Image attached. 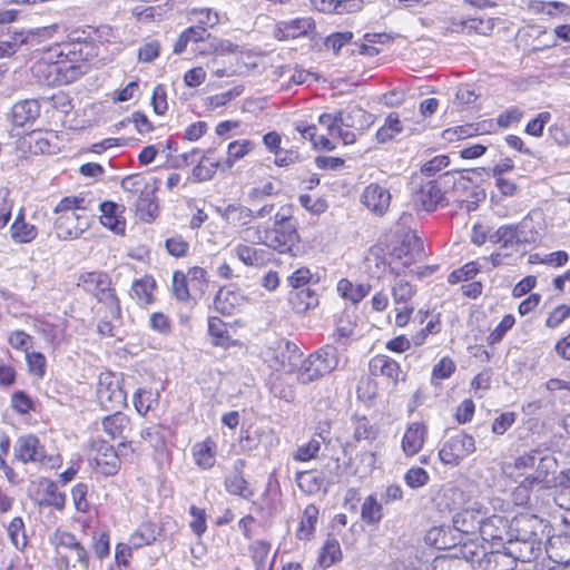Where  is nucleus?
<instances>
[{"instance_id": "nucleus-60", "label": "nucleus", "mask_w": 570, "mask_h": 570, "mask_svg": "<svg viewBox=\"0 0 570 570\" xmlns=\"http://www.w3.org/2000/svg\"><path fill=\"white\" fill-rule=\"evenodd\" d=\"M243 91H244L243 86H235L234 88H232L230 90H228L226 92H222V94L212 96L208 98L209 106L212 108H218V107L225 106L228 101H230L232 99L242 95Z\"/></svg>"}, {"instance_id": "nucleus-12", "label": "nucleus", "mask_w": 570, "mask_h": 570, "mask_svg": "<svg viewBox=\"0 0 570 570\" xmlns=\"http://www.w3.org/2000/svg\"><path fill=\"white\" fill-rule=\"evenodd\" d=\"M443 200L444 194L435 180L426 181L413 195L415 207L425 212L435 210Z\"/></svg>"}, {"instance_id": "nucleus-64", "label": "nucleus", "mask_w": 570, "mask_h": 570, "mask_svg": "<svg viewBox=\"0 0 570 570\" xmlns=\"http://www.w3.org/2000/svg\"><path fill=\"white\" fill-rule=\"evenodd\" d=\"M168 253L176 257H183L187 254L189 244L181 236H174L165 242Z\"/></svg>"}, {"instance_id": "nucleus-42", "label": "nucleus", "mask_w": 570, "mask_h": 570, "mask_svg": "<svg viewBox=\"0 0 570 570\" xmlns=\"http://www.w3.org/2000/svg\"><path fill=\"white\" fill-rule=\"evenodd\" d=\"M293 33L292 39L309 36L315 30V21L312 18H297L285 21V28Z\"/></svg>"}, {"instance_id": "nucleus-33", "label": "nucleus", "mask_w": 570, "mask_h": 570, "mask_svg": "<svg viewBox=\"0 0 570 570\" xmlns=\"http://www.w3.org/2000/svg\"><path fill=\"white\" fill-rule=\"evenodd\" d=\"M129 423V419L121 412H114L102 420L104 431L111 438L122 436V432Z\"/></svg>"}, {"instance_id": "nucleus-37", "label": "nucleus", "mask_w": 570, "mask_h": 570, "mask_svg": "<svg viewBox=\"0 0 570 570\" xmlns=\"http://www.w3.org/2000/svg\"><path fill=\"white\" fill-rule=\"evenodd\" d=\"M383 517L382 504L373 495L367 497L361 508V518L368 524H376Z\"/></svg>"}, {"instance_id": "nucleus-16", "label": "nucleus", "mask_w": 570, "mask_h": 570, "mask_svg": "<svg viewBox=\"0 0 570 570\" xmlns=\"http://www.w3.org/2000/svg\"><path fill=\"white\" fill-rule=\"evenodd\" d=\"M40 115V104L36 99H27L13 105L11 110L12 122L23 127L33 122Z\"/></svg>"}, {"instance_id": "nucleus-46", "label": "nucleus", "mask_w": 570, "mask_h": 570, "mask_svg": "<svg viewBox=\"0 0 570 570\" xmlns=\"http://www.w3.org/2000/svg\"><path fill=\"white\" fill-rule=\"evenodd\" d=\"M194 295H203L207 288V272L199 266L189 268L186 274Z\"/></svg>"}, {"instance_id": "nucleus-14", "label": "nucleus", "mask_w": 570, "mask_h": 570, "mask_svg": "<svg viewBox=\"0 0 570 570\" xmlns=\"http://www.w3.org/2000/svg\"><path fill=\"white\" fill-rule=\"evenodd\" d=\"M508 520L500 515L484 517L479 532L484 541L503 543L509 538Z\"/></svg>"}, {"instance_id": "nucleus-55", "label": "nucleus", "mask_w": 570, "mask_h": 570, "mask_svg": "<svg viewBox=\"0 0 570 570\" xmlns=\"http://www.w3.org/2000/svg\"><path fill=\"white\" fill-rule=\"evenodd\" d=\"M513 324L514 317L511 314L503 316L500 324L488 336V343L491 345L499 343Z\"/></svg>"}, {"instance_id": "nucleus-21", "label": "nucleus", "mask_w": 570, "mask_h": 570, "mask_svg": "<svg viewBox=\"0 0 570 570\" xmlns=\"http://www.w3.org/2000/svg\"><path fill=\"white\" fill-rule=\"evenodd\" d=\"M370 370L373 375L381 374L396 384L401 375V368L396 361L385 355H377L370 362Z\"/></svg>"}, {"instance_id": "nucleus-56", "label": "nucleus", "mask_w": 570, "mask_h": 570, "mask_svg": "<svg viewBox=\"0 0 570 570\" xmlns=\"http://www.w3.org/2000/svg\"><path fill=\"white\" fill-rule=\"evenodd\" d=\"M26 358L28 362L29 372L38 377H42L46 372V357L38 352L27 353Z\"/></svg>"}, {"instance_id": "nucleus-59", "label": "nucleus", "mask_w": 570, "mask_h": 570, "mask_svg": "<svg viewBox=\"0 0 570 570\" xmlns=\"http://www.w3.org/2000/svg\"><path fill=\"white\" fill-rule=\"evenodd\" d=\"M550 112H540L534 119L528 122L525 127V132L534 137L542 136L544 126L550 121Z\"/></svg>"}, {"instance_id": "nucleus-6", "label": "nucleus", "mask_w": 570, "mask_h": 570, "mask_svg": "<svg viewBox=\"0 0 570 570\" xmlns=\"http://www.w3.org/2000/svg\"><path fill=\"white\" fill-rule=\"evenodd\" d=\"M475 451L473 436L458 431L444 442L439 451L440 460L450 465H458L461 460Z\"/></svg>"}, {"instance_id": "nucleus-11", "label": "nucleus", "mask_w": 570, "mask_h": 570, "mask_svg": "<svg viewBox=\"0 0 570 570\" xmlns=\"http://www.w3.org/2000/svg\"><path fill=\"white\" fill-rule=\"evenodd\" d=\"M361 202L376 216H383L390 207L391 194L379 184H370L365 187Z\"/></svg>"}, {"instance_id": "nucleus-62", "label": "nucleus", "mask_w": 570, "mask_h": 570, "mask_svg": "<svg viewBox=\"0 0 570 570\" xmlns=\"http://www.w3.org/2000/svg\"><path fill=\"white\" fill-rule=\"evenodd\" d=\"M341 116L342 112L337 110L334 114H322L318 117V122L327 129V135L333 137L336 135L337 130L341 127Z\"/></svg>"}, {"instance_id": "nucleus-40", "label": "nucleus", "mask_w": 570, "mask_h": 570, "mask_svg": "<svg viewBox=\"0 0 570 570\" xmlns=\"http://www.w3.org/2000/svg\"><path fill=\"white\" fill-rule=\"evenodd\" d=\"M226 490L234 495H239L244 499H250L254 491L248 487L247 481L240 474H230L225 480Z\"/></svg>"}, {"instance_id": "nucleus-35", "label": "nucleus", "mask_w": 570, "mask_h": 570, "mask_svg": "<svg viewBox=\"0 0 570 570\" xmlns=\"http://www.w3.org/2000/svg\"><path fill=\"white\" fill-rule=\"evenodd\" d=\"M291 302L297 312H305L317 306L318 297L316 293L308 287L296 289L291 294Z\"/></svg>"}, {"instance_id": "nucleus-26", "label": "nucleus", "mask_w": 570, "mask_h": 570, "mask_svg": "<svg viewBox=\"0 0 570 570\" xmlns=\"http://www.w3.org/2000/svg\"><path fill=\"white\" fill-rule=\"evenodd\" d=\"M99 208L101 212V224L116 234H122L125 232V220L120 219L116 214L118 205L114 202H102Z\"/></svg>"}, {"instance_id": "nucleus-58", "label": "nucleus", "mask_w": 570, "mask_h": 570, "mask_svg": "<svg viewBox=\"0 0 570 570\" xmlns=\"http://www.w3.org/2000/svg\"><path fill=\"white\" fill-rule=\"evenodd\" d=\"M404 480L410 488L416 489L426 484L429 474L422 468H412L406 472Z\"/></svg>"}, {"instance_id": "nucleus-25", "label": "nucleus", "mask_w": 570, "mask_h": 570, "mask_svg": "<svg viewBox=\"0 0 570 570\" xmlns=\"http://www.w3.org/2000/svg\"><path fill=\"white\" fill-rule=\"evenodd\" d=\"M11 237L16 243H30L32 242L37 235V228L36 226L28 224L24 220V214L22 209L20 210L19 215L16 217L13 224L10 227Z\"/></svg>"}, {"instance_id": "nucleus-52", "label": "nucleus", "mask_w": 570, "mask_h": 570, "mask_svg": "<svg viewBox=\"0 0 570 570\" xmlns=\"http://www.w3.org/2000/svg\"><path fill=\"white\" fill-rule=\"evenodd\" d=\"M79 281L83 284V287L88 292H94L95 286H110V279L107 274L104 273H87L80 276Z\"/></svg>"}, {"instance_id": "nucleus-9", "label": "nucleus", "mask_w": 570, "mask_h": 570, "mask_svg": "<svg viewBox=\"0 0 570 570\" xmlns=\"http://www.w3.org/2000/svg\"><path fill=\"white\" fill-rule=\"evenodd\" d=\"M527 226V218L515 225H503L490 234L489 240L493 244H501L504 248L512 247L515 244L535 242L533 233H530V235L525 233Z\"/></svg>"}, {"instance_id": "nucleus-15", "label": "nucleus", "mask_w": 570, "mask_h": 570, "mask_svg": "<svg viewBox=\"0 0 570 570\" xmlns=\"http://www.w3.org/2000/svg\"><path fill=\"white\" fill-rule=\"evenodd\" d=\"M428 434V429L423 423H411L402 440V449L407 456H413L423 448Z\"/></svg>"}, {"instance_id": "nucleus-57", "label": "nucleus", "mask_w": 570, "mask_h": 570, "mask_svg": "<svg viewBox=\"0 0 570 570\" xmlns=\"http://www.w3.org/2000/svg\"><path fill=\"white\" fill-rule=\"evenodd\" d=\"M193 521L190 522V529L195 534L200 537L207 529L206 524V512L196 505H191L189 510Z\"/></svg>"}, {"instance_id": "nucleus-5", "label": "nucleus", "mask_w": 570, "mask_h": 570, "mask_svg": "<svg viewBox=\"0 0 570 570\" xmlns=\"http://www.w3.org/2000/svg\"><path fill=\"white\" fill-rule=\"evenodd\" d=\"M97 399L100 406L110 412H121L126 405V392L121 381L112 373H101L97 387Z\"/></svg>"}, {"instance_id": "nucleus-54", "label": "nucleus", "mask_w": 570, "mask_h": 570, "mask_svg": "<svg viewBox=\"0 0 570 570\" xmlns=\"http://www.w3.org/2000/svg\"><path fill=\"white\" fill-rule=\"evenodd\" d=\"M88 485L86 483H78L71 490L72 501L75 508L79 512H87L89 510V502L87 500Z\"/></svg>"}, {"instance_id": "nucleus-32", "label": "nucleus", "mask_w": 570, "mask_h": 570, "mask_svg": "<svg viewBox=\"0 0 570 570\" xmlns=\"http://www.w3.org/2000/svg\"><path fill=\"white\" fill-rule=\"evenodd\" d=\"M433 570H473V567L459 554H442L432 562Z\"/></svg>"}, {"instance_id": "nucleus-36", "label": "nucleus", "mask_w": 570, "mask_h": 570, "mask_svg": "<svg viewBox=\"0 0 570 570\" xmlns=\"http://www.w3.org/2000/svg\"><path fill=\"white\" fill-rule=\"evenodd\" d=\"M295 479L298 487L307 493L318 492L324 484V478L315 471H299Z\"/></svg>"}, {"instance_id": "nucleus-48", "label": "nucleus", "mask_w": 570, "mask_h": 570, "mask_svg": "<svg viewBox=\"0 0 570 570\" xmlns=\"http://www.w3.org/2000/svg\"><path fill=\"white\" fill-rule=\"evenodd\" d=\"M96 297L100 303L109 307V313L112 317L118 318L120 316L119 299L110 286L102 287L100 292L96 293Z\"/></svg>"}, {"instance_id": "nucleus-24", "label": "nucleus", "mask_w": 570, "mask_h": 570, "mask_svg": "<svg viewBox=\"0 0 570 570\" xmlns=\"http://www.w3.org/2000/svg\"><path fill=\"white\" fill-rule=\"evenodd\" d=\"M240 295L229 288L222 287L214 299V306L223 315H233L240 304Z\"/></svg>"}, {"instance_id": "nucleus-28", "label": "nucleus", "mask_w": 570, "mask_h": 570, "mask_svg": "<svg viewBox=\"0 0 570 570\" xmlns=\"http://www.w3.org/2000/svg\"><path fill=\"white\" fill-rule=\"evenodd\" d=\"M45 498L40 501V505L53 507L61 511L66 507V494L58 491L57 484L49 479H43L40 482Z\"/></svg>"}, {"instance_id": "nucleus-10", "label": "nucleus", "mask_w": 570, "mask_h": 570, "mask_svg": "<svg viewBox=\"0 0 570 570\" xmlns=\"http://www.w3.org/2000/svg\"><path fill=\"white\" fill-rule=\"evenodd\" d=\"M268 352L274 361L272 366L277 371L283 370L285 372H291L295 368L301 356L297 346L287 340H276L268 348Z\"/></svg>"}, {"instance_id": "nucleus-50", "label": "nucleus", "mask_w": 570, "mask_h": 570, "mask_svg": "<svg viewBox=\"0 0 570 570\" xmlns=\"http://www.w3.org/2000/svg\"><path fill=\"white\" fill-rule=\"evenodd\" d=\"M250 551L256 570H264L271 551V543L263 540L255 541L250 546Z\"/></svg>"}, {"instance_id": "nucleus-22", "label": "nucleus", "mask_w": 570, "mask_h": 570, "mask_svg": "<svg viewBox=\"0 0 570 570\" xmlns=\"http://www.w3.org/2000/svg\"><path fill=\"white\" fill-rule=\"evenodd\" d=\"M79 219V216L76 213H66L60 215L56 223L55 229L58 238L60 239H75L78 238L83 229L76 226V222Z\"/></svg>"}, {"instance_id": "nucleus-7", "label": "nucleus", "mask_w": 570, "mask_h": 570, "mask_svg": "<svg viewBox=\"0 0 570 570\" xmlns=\"http://www.w3.org/2000/svg\"><path fill=\"white\" fill-rule=\"evenodd\" d=\"M541 520L531 514H520L508 522L509 538L507 541H519L531 544L540 542L539 530Z\"/></svg>"}, {"instance_id": "nucleus-41", "label": "nucleus", "mask_w": 570, "mask_h": 570, "mask_svg": "<svg viewBox=\"0 0 570 570\" xmlns=\"http://www.w3.org/2000/svg\"><path fill=\"white\" fill-rule=\"evenodd\" d=\"M154 287L155 282L151 278L137 279L131 286V293L140 305H148L153 302Z\"/></svg>"}, {"instance_id": "nucleus-1", "label": "nucleus", "mask_w": 570, "mask_h": 570, "mask_svg": "<svg viewBox=\"0 0 570 570\" xmlns=\"http://www.w3.org/2000/svg\"><path fill=\"white\" fill-rule=\"evenodd\" d=\"M299 242L297 220L291 215L276 213L273 226L267 228L265 245L281 254L296 256L299 250Z\"/></svg>"}, {"instance_id": "nucleus-19", "label": "nucleus", "mask_w": 570, "mask_h": 570, "mask_svg": "<svg viewBox=\"0 0 570 570\" xmlns=\"http://www.w3.org/2000/svg\"><path fill=\"white\" fill-rule=\"evenodd\" d=\"M156 187H151L138 196L135 207L139 218L144 222H151L158 216V205L155 198Z\"/></svg>"}, {"instance_id": "nucleus-23", "label": "nucleus", "mask_w": 570, "mask_h": 570, "mask_svg": "<svg viewBox=\"0 0 570 570\" xmlns=\"http://www.w3.org/2000/svg\"><path fill=\"white\" fill-rule=\"evenodd\" d=\"M171 436V430L163 424H153L140 431V438L151 448L161 451Z\"/></svg>"}, {"instance_id": "nucleus-29", "label": "nucleus", "mask_w": 570, "mask_h": 570, "mask_svg": "<svg viewBox=\"0 0 570 570\" xmlns=\"http://www.w3.org/2000/svg\"><path fill=\"white\" fill-rule=\"evenodd\" d=\"M353 422V438L355 441H374L379 435V428L372 424L366 416L354 415Z\"/></svg>"}, {"instance_id": "nucleus-39", "label": "nucleus", "mask_w": 570, "mask_h": 570, "mask_svg": "<svg viewBox=\"0 0 570 570\" xmlns=\"http://www.w3.org/2000/svg\"><path fill=\"white\" fill-rule=\"evenodd\" d=\"M209 151L202 156L199 164L193 169V176L198 181L212 179L216 170L219 167H224V163L220 164L219 161H212L207 155Z\"/></svg>"}, {"instance_id": "nucleus-3", "label": "nucleus", "mask_w": 570, "mask_h": 570, "mask_svg": "<svg viewBox=\"0 0 570 570\" xmlns=\"http://www.w3.org/2000/svg\"><path fill=\"white\" fill-rule=\"evenodd\" d=\"M338 366V351L332 344L311 354L298 368L297 379L303 384L312 383Z\"/></svg>"}, {"instance_id": "nucleus-63", "label": "nucleus", "mask_w": 570, "mask_h": 570, "mask_svg": "<svg viewBox=\"0 0 570 570\" xmlns=\"http://www.w3.org/2000/svg\"><path fill=\"white\" fill-rule=\"evenodd\" d=\"M353 39V33L351 31L345 32H335L330 35L325 39V47L331 48L335 53H338L342 47L350 42Z\"/></svg>"}, {"instance_id": "nucleus-47", "label": "nucleus", "mask_w": 570, "mask_h": 570, "mask_svg": "<svg viewBox=\"0 0 570 570\" xmlns=\"http://www.w3.org/2000/svg\"><path fill=\"white\" fill-rule=\"evenodd\" d=\"M190 284L185 273L176 271L173 275V293L179 301H188L193 294L189 288Z\"/></svg>"}, {"instance_id": "nucleus-31", "label": "nucleus", "mask_w": 570, "mask_h": 570, "mask_svg": "<svg viewBox=\"0 0 570 570\" xmlns=\"http://www.w3.org/2000/svg\"><path fill=\"white\" fill-rule=\"evenodd\" d=\"M195 462L202 469H209L215 463V445L210 440L196 443L193 448Z\"/></svg>"}, {"instance_id": "nucleus-61", "label": "nucleus", "mask_w": 570, "mask_h": 570, "mask_svg": "<svg viewBox=\"0 0 570 570\" xmlns=\"http://www.w3.org/2000/svg\"><path fill=\"white\" fill-rule=\"evenodd\" d=\"M154 401H156L154 393L147 390L139 389L134 396L135 407L141 414H145L150 410Z\"/></svg>"}, {"instance_id": "nucleus-18", "label": "nucleus", "mask_w": 570, "mask_h": 570, "mask_svg": "<svg viewBox=\"0 0 570 570\" xmlns=\"http://www.w3.org/2000/svg\"><path fill=\"white\" fill-rule=\"evenodd\" d=\"M341 127L364 130L372 122V115L358 106H352L346 109H340Z\"/></svg>"}, {"instance_id": "nucleus-44", "label": "nucleus", "mask_w": 570, "mask_h": 570, "mask_svg": "<svg viewBox=\"0 0 570 570\" xmlns=\"http://www.w3.org/2000/svg\"><path fill=\"white\" fill-rule=\"evenodd\" d=\"M323 441L324 438L321 434L311 439L306 444L297 448V450L293 453V459L296 461L305 462L316 458Z\"/></svg>"}, {"instance_id": "nucleus-17", "label": "nucleus", "mask_w": 570, "mask_h": 570, "mask_svg": "<svg viewBox=\"0 0 570 570\" xmlns=\"http://www.w3.org/2000/svg\"><path fill=\"white\" fill-rule=\"evenodd\" d=\"M217 212L227 224L237 227L247 226L255 218L254 210L242 204H229Z\"/></svg>"}, {"instance_id": "nucleus-43", "label": "nucleus", "mask_w": 570, "mask_h": 570, "mask_svg": "<svg viewBox=\"0 0 570 570\" xmlns=\"http://www.w3.org/2000/svg\"><path fill=\"white\" fill-rule=\"evenodd\" d=\"M237 257L248 266H261L264 264L265 252L248 245L236 247Z\"/></svg>"}, {"instance_id": "nucleus-27", "label": "nucleus", "mask_w": 570, "mask_h": 570, "mask_svg": "<svg viewBox=\"0 0 570 570\" xmlns=\"http://www.w3.org/2000/svg\"><path fill=\"white\" fill-rule=\"evenodd\" d=\"M426 543L439 550H445L456 544L450 527H434L425 535Z\"/></svg>"}, {"instance_id": "nucleus-30", "label": "nucleus", "mask_w": 570, "mask_h": 570, "mask_svg": "<svg viewBox=\"0 0 570 570\" xmlns=\"http://www.w3.org/2000/svg\"><path fill=\"white\" fill-rule=\"evenodd\" d=\"M318 519V509L314 504H308L303 512L302 520L297 530L299 540H309L314 533L315 524Z\"/></svg>"}, {"instance_id": "nucleus-45", "label": "nucleus", "mask_w": 570, "mask_h": 570, "mask_svg": "<svg viewBox=\"0 0 570 570\" xmlns=\"http://www.w3.org/2000/svg\"><path fill=\"white\" fill-rule=\"evenodd\" d=\"M254 147V144L250 140L233 141L228 145V157L224 161V168L230 169L234 165V161L243 158L247 155Z\"/></svg>"}, {"instance_id": "nucleus-34", "label": "nucleus", "mask_w": 570, "mask_h": 570, "mask_svg": "<svg viewBox=\"0 0 570 570\" xmlns=\"http://www.w3.org/2000/svg\"><path fill=\"white\" fill-rule=\"evenodd\" d=\"M342 558V550L335 538L328 537L322 548L318 557V563L322 568H330Z\"/></svg>"}, {"instance_id": "nucleus-4", "label": "nucleus", "mask_w": 570, "mask_h": 570, "mask_svg": "<svg viewBox=\"0 0 570 570\" xmlns=\"http://www.w3.org/2000/svg\"><path fill=\"white\" fill-rule=\"evenodd\" d=\"M13 454L22 463H39L55 469L60 464V456L47 454L39 439L33 434L18 438L13 446Z\"/></svg>"}, {"instance_id": "nucleus-38", "label": "nucleus", "mask_w": 570, "mask_h": 570, "mask_svg": "<svg viewBox=\"0 0 570 570\" xmlns=\"http://www.w3.org/2000/svg\"><path fill=\"white\" fill-rule=\"evenodd\" d=\"M459 552L460 558H464V560L469 561L471 567H473L474 563L480 566L483 557L487 554L485 548L474 540L463 542Z\"/></svg>"}, {"instance_id": "nucleus-49", "label": "nucleus", "mask_w": 570, "mask_h": 570, "mask_svg": "<svg viewBox=\"0 0 570 570\" xmlns=\"http://www.w3.org/2000/svg\"><path fill=\"white\" fill-rule=\"evenodd\" d=\"M120 186L125 191L130 193L132 195H141V191H145L153 187L146 181L145 177L139 174L126 176L125 178H122Z\"/></svg>"}, {"instance_id": "nucleus-2", "label": "nucleus", "mask_w": 570, "mask_h": 570, "mask_svg": "<svg viewBox=\"0 0 570 570\" xmlns=\"http://www.w3.org/2000/svg\"><path fill=\"white\" fill-rule=\"evenodd\" d=\"M558 469V461L553 455L547 454L540 456L535 471L524 478L520 484V489L530 490L535 487L539 489L568 487L570 484V470L568 472H559Z\"/></svg>"}, {"instance_id": "nucleus-53", "label": "nucleus", "mask_w": 570, "mask_h": 570, "mask_svg": "<svg viewBox=\"0 0 570 570\" xmlns=\"http://www.w3.org/2000/svg\"><path fill=\"white\" fill-rule=\"evenodd\" d=\"M413 294V286L407 281L402 278L397 279L392 287V295L395 304L407 303Z\"/></svg>"}, {"instance_id": "nucleus-51", "label": "nucleus", "mask_w": 570, "mask_h": 570, "mask_svg": "<svg viewBox=\"0 0 570 570\" xmlns=\"http://www.w3.org/2000/svg\"><path fill=\"white\" fill-rule=\"evenodd\" d=\"M24 42H28V37H24L23 32H16L8 39H0V58L14 53Z\"/></svg>"}, {"instance_id": "nucleus-8", "label": "nucleus", "mask_w": 570, "mask_h": 570, "mask_svg": "<svg viewBox=\"0 0 570 570\" xmlns=\"http://www.w3.org/2000/svg\"><path fill=\"white\" fill-rule=\"evenodd\" d=\"M95 455L90 459L94 469L104 476H111L120 469V459L114 446L105 440H97L91 443Z\"/></svg>"}, {"instance_id": "nucleus-20", "label": "nucleus", "mask_w": 570, "mask_h": 570, "mask_svg": "<svg viewBox=\"0 0 570 570\" xmlns=\"http://www.w3.org/2000/svg\"><path fill=\"white\" fill-rule=\"evenodd\" d=\"M399 258L404 259V265L420 261L424 257L423 243L415 235H406L401 246L396 248Z\"/></svg>"}, {"instance_id": "nucleus-13", "label": "nucleus", "mask_w": 570, "mask_h": 570, "mask_svg": "<svg viewBox=\"0 0 570 570\" xmlns=\"http://www.w3.org/2000/svg\"><path fill=\"white\" fill-rule=\"evenodd\" d=\"M484 517L481 508L464 509L453 517V528L461 534H475Z\"/></svg>"}]
</instances>
